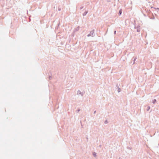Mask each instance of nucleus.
Returning a JSON list of instances; mask_svg holds the SVG:
<instances>
[{
	"label": "nucleus",
	"instance_id": "obj_1",
	"mask_svg": "<svg viewBox=\"0 0 159 159\" xmlns=\"http://www.w3.org/2000/svg\"><path fill=\"white\" fill-rule=\"evenodd\" d=\"M119 15H120L122 13V10H120L119 11Z\"/></svg>",
	"mask_w": 159,
	"mask_h": 159
},
{
	"label": "nucleus",
	"instance_id": "obj_2",
	"mask_svg": "<svg viewBox=\"0 0 159 159\" xmlns=\"http://www.w3.org/2000/svg\"><path fill=\"white\" fill-rule=\"evenodd\" d=\"M116 31H115V34H116Z\"/></svg>",
	"mask_w": 159,
	"mask_h": 159
}]
</instances>
